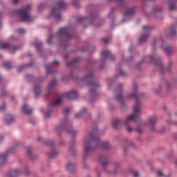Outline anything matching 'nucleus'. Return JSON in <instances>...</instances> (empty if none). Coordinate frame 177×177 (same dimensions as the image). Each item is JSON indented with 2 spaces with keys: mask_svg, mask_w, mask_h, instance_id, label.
Segmentation results:
<instances>
[{
  "mask_svg": "<svg viewBox=\"0 0 177 177\" xmlns=\"http://www.w3.org/2000/svg\"><path fill=\"white\" fill-rule=\"evenodd\" d=\"M20 174H21V171H20V169H14L9 171L8 176L9 177H17V176H19V175H20Z\"/></svg>",
  "mask_w": 177,
  "mask_h": 177,
  "instance_id": "17",
  "label": "nucleus"
},
{
  "mask_svg": "<svg viewBox=\"0 0 177 177\" xmlns=\"http://www.w3.org/2000/svg\"><path fill=\"white\" fill-rule=\"evenodd\" d=\"M133 93L129 95L128 97L129 99H135L136 103L133 105V113L129 115L127 119L124 121L115 119L113 121V127L115 129H120L122 125L128 127L131 122H136L139 121V115L142 114V107L140 106V102H139V98L138 97V84L136 83L133 84Z\"/></svg>",
  "mask_w": 177,
  "mask_h": 177,
  "instance_id": "1",
  "label": "nucleus"
},
{
  "mask_svg": "<svg viewBox=\"0 0 177 177\" xmlns=\"http://www.w3.org/2000/svg\"><path fill=\"white\" fill-rule=\"evenodd\" d=\"M64 111L65 114H68V113H70V109L66 108Z\"/></svg>",
  "mask_w": 177,
  "mask_h": 177,
  "instance_id": "45",
  "label": "nucleus"
},
{
  "mask_svg": "<svg viewBox=\"0 0 177 177\" xmlns=\"http://www.w3.org/2000/svg\"><path fill=\"white\" fill-rule=\"evenodd\" d=\"M85 19L86 18H84V17H80L77 19V23H81V21H84V20H85Z\"/></svg>",
  "mask_w": 177,
  "mask_h": 177,
  "instance_id": "44",
  "label": "nucleus"
},
{
  "mask_svg": "<svg viewBox=\"0 0 177 177\" xmlns=\"http://www.w3.org/2000/svg\"><path fill=\"white\" fill-rule=\"evenodd\" d=\"M17 32L18 34H24V32H26V30L23 28H19L17 30Z\"/></svg>",
  "mask_w": 177,
  "mask_h": 177,
  "instance_id": "37",
  "label": "nucleus"
},
{
  "mask_svg": "<svg viewBox=\"0 0 177 177\" xmlns=\"http://www.w3.org/2000/svg\"><path fill=\"white\" fill-rule=\"evenodd\" d=\"M41 8H42V5H39L38 6V12H39Z\"/></svg>",
  "mask_w": 177,
  "mask_h": 177,
  "instance_id": "56",
  "label": "nucleus"
},
{
  "mask_svg": "<svg viewBox=\"0 0 177 177\" xmlns=\"http://www.w3.org/2000/svg\"><path fill=\"white\" fill-rule=\"evenodd\" d=\"M4 67L9 70L10 68H12V64L9 62H4Z\"/></svg>",
  "mask_w": 177,
  "mask_h": 177,
  "instance_id": "31",
  "label": "nucleus"
},
{
  "mask_svg": "<svg viewBox=\"0 0 177 177\" xmlns=\"http://www.w3.org/2000/svg\"><path fill=\"white\" fill-rule=\"evenodd\" d=\"M152 52H154V48L152 49Z\"/></svg>",
  "mask_w": 177,
  "mask_h": 177,
  "instance_id": "61",
  "label": "nucleus"
},
{
  "mask_svg": "<svg viewBox=\"0 0 177 177\" xmlns=\"http://www.w3.org/2000/svg\"><path fill=\"white\" fill-rule=\"evenodd\" d=\"M6 123L7 124V125H9L10 124H12V122H13V121H15V117H13V115L8 114L6 115Z\"/></svg>",
  "mask_w": 177,
  "mask_h": 177,
  "instance_id": "20",
  "label": "nucleus"
},
{
  "mask_svg": "<svg viewBox=\"0 0 177 177\" xmlns=\"http://www.w3.org/2000/svg\"><path fill=\"white\" fill-rule=\"evenodd\" d=\"M175 35H176V30H175V28L170 30L169 37H175Z\"/></svg>",
  "mask_w": 177,
  "mask_h": 177,
  "instance_id": "32",
  "label": "nucleus"
},
{
  "mask_svg": "<svg viewBox=\"0 0 177 177\" xmlns=\"http://www.w3.org/2000/svg\"><path fill=\"white\" fill-rule=\"evenodd\" d=\"M161 48L167 55H169L172 53V48H171L169 45L167 44V43H162Z\"/></svg>",
  "mask_w": 177,
  "mask_h": 177,
  "instance_id": "16",
  "label": "nucleus"
},
{
  "mask_svg": "<svg viewBox=\"0 0 177 177\" xmlns=\"http://www.w3.org/2000/svg\"><path fill=\"white\" fill-rule=\"evenodd\" d=\"M44 117H45L46 118H48L50 117V111H48L47 113H44Z\"/></svg>",
  "mask_w": 177,
  "mask_h": 177,
  "instance_id": "41",
  "label": "nucleus"
},
{
  "mask_svg": "<svg viewBox=\"0 0 177 177\" xmlns=\"http://www.w3.org/2000/svg\"><path fill=\"white\" fill-rule=\"evenodd\" d=\"M74 6H77V3H73Z\"/></svg>",
  "mask_w": 177,
  "mask_h": 177,
  "instance_id": "59",
  "label": "nucleus"
},
{
  "mask_svg": "<svg viewBox=\"0 0 177 177\" xmlns=\"http://www.w3.org/2000/svg\"><path fill=\"white\" fill-rule=\"evenodd\" d=\"M80 62V59L79 58H76L73 61H72L71 62L66 63V65L68 66V67H73V66H77V64Z\"/></svg>",
  "mask_w": 177,
  "mask_h": 177,
  "instance_id": "25",
  "label": "nucleus"
},
{
  "mask_svg": "<svg viewBox=\"0 0 177 177\" xmlns=\"http://www.w3.org/2000/svg\"><path fill=\"white\" fill-rule=\"evenodd\" d=\"M157 175L158 176H162V171H157Z\"/></svg>",
  "mask_w": 177,
  "mask_h": 177,
  "instance_id": "47",
  "label": "nucleus"
},
{
  "mask_svg": "<svg viewBox=\"0 0 177 177\" xmlns=\"http://www.w3.org/2000/svg\"><path fill=\"white\" fill-rule=\"evenodd\" d=\"M1 96H5V93L4 92L1 93Z\"/></svg>",
  "mask_w": 177,
  "mask_h": 177,
  "instance_id": "58",
  "label": "nucleus"
},
{
  "mask_svg": "<svg viewBox=\"0 0 177 177\" xmlns=\"http://www.w3.org/2000/svg\"><path fill=\"white\" fill-rule=\"evenodd\" d=\"M23 68H24V66H19V68H18V71H23Z\"/></svg>",
  "mask_w": 177,
  "mask_h": 177,
  "instance_id": "50",
  "label": "nucleus"
},
{
  "mask_svg": "<svg viewBox=\"0 0 177 177\" xmlns=\"http://www.w3.org/2000/svg\"><path fill=\"white\" fill-rule=\"evenodd\" d=\"M132 174L134 177H139V173L138 171H133Z\"/></svg>",
  "mask_w": 177,
  "mask_h": 177,
  "instance_id": "43",
  "label": "nucleus"
},
{
  "mask_svg": "<svg viewBox=\"0 0 177 177\" xmlns=\"http://www.w3.org/2000/svg\"><path fill=\"white\" fill-rule=\"evenodd\" d=\"M83 81L84 82H88L87 86L90 88V93L96 96V91L100 85H99V83L95 80L93 72H92V71H88L84 77Z\"/></svg>",
  "mask_w": 177,
  "mask_h": 177,
  "instance_id": "3",
  "label": "nucleus"
},
{
  "mask_svg": "<svg viewBox=\"0 0 177 177\" xmlns=\"http://www.w3.org/2000/svg\"><path fill=\"white\" fill-rule=\"evenodd\" d=\"M176 0H169V10L172 11L175 10V2Z\"/></svg>",
  "mask_w": 177,
  "mask_h": 177,
  "instance_id": "24",
  "label": "nucleus"
},
{
  "mask_svg": "<svg viewBox=\"0 0 177 177\" xmlns=\"http://www.w3.org/2000/svg\"><path fill=\"white\" fill-rule=\"evenodd\" d=\"M120 75H122V76L125 75V73H124V71L120 70Z\"/></svg>",
  "mask_w": 177,
  "mask_h": 177,
  "instance_id": "52",
  "label": "nucleus"
},
{
  "mask_svg": "<svg viewBox=\"0 0 177 177\" xmlns=\"http://www.w3.org/2000/svg\"><path fill=\"white\" fill-rule=\"evenodd\" d=\"M115 98L118 102H122L124 100V97H122V85H119L118 89L115 91Z\"/></svg>",
  "mask_w": 177,
  "mask_h": 177,
  "instance_id": "10",
  "label": "nucleus"
},
{
  "mask_svg": "<svg viewBox=\"0 0 177 177\" xmlns=\"http://www.w3.org/2000/svg\"><path fill=\"white\" fill-rule=\"evenodd\" d=\"M67 132H68L71 135H74L75 133V130L71 129L69 130H66Z\"/></svg>",
  "mask_w": 177,
  "mask_h": 177,
  "instance_id": "38",
  "label": "nucleus"
},
{
  "mask_svg": "<svg viewBox=\"0 0 177 177\" xmlns=\"http://www.w3.org/2000/svg\"><path fill=\"white\" fill-rule=\"evenodd\" d=\"M27 154L30 158H32V153H31V149H27Z\"/></svg>",
  "mask_w": 177,
  "mask_h": 177,
  "instance_id": "36",
  "label": "nucleus"
},
{
  "mask_svg": "<svg viewBox=\"0 0 177 177\" xmlns=\"http://www.w3.org/2000/svg\"><path fill=\"white\" fill-rule=\"evenodd\" d=\"M23 174L24 175H28L30 174V170H28V168H25L23 171Z\"/></svg>",
  "mask_w": 177,
  "mask_h": 177,
  "instance_id": "39",
  "label": "nucleus"
},
{
  "mask_svg": "<svg viewBox=\"0 0 177 177\" xmlns=\"http://www.w3.org/2000/svg\"><path fill=\"white\" fill-rule=\"evenodd\" d=\"M67 122V118H65L62 121V125L60 127H57L56 129L57 131H59V129H64V126L66 125Z\"/></svg>",
  "mask_w": 177,
  "mask_h": 177,
  "instance_id": "29",
  "label": "nucleus"
},
{
  "mask_svg": "<svg viewBox=\"0 0 177 177\" xmlns=\"http://www.w3.org/2000/svg\"><path fill=\"white\" fill-rule=\"evenodd\" d=\"M136 131L138 132V133H142V129H140V127L137 128Z\"/></svg>",
  "mask_w": 177,
  "mask_h": 177,
  "instance_id": "48",
  "label": "nucleus"
},
{
  "mask_svg": "<svg viewBox=\"0 0 177 177\" xmlns=\"http://www.w3.org/2000/svg\"><path fill=\"white\" fill-rule=\"evenodd\" d=\"M83 142L84 143V157H88V156L91 154V151L96 150V149H99V147H102V149H104V150H107V149L110 147V144L109 142H100L99 138H97V131H93L87 136L84 137Z\"/></svg>",
  "mask_w": 177,
  "mask_h": 177,
  "instance_id": "2",
  "label": "nucleus"
},
{
  "mask_svg": "<svg viewBox=\"0 0 177 177\" xmlns=\"http://www.w3.org/2000/svg\"><path fill=\"white\" fill-rule=\"evenodd\" d=\"M151 46H152V48H154V46H156V41H153L151 43Z\"/></svg>",
  "mask_w": 177,
  "mask_h": 177,
  "instance_id": "53",
  "label": "nucleus"
},
{
  "mask_svg": "<svg viewBox=\"0 0 177 177\" xmlns=\"http://www.w3.org/2000/svg\"><path fill=\"white\" fill-rule=\"evenodd\" d=\"M11 39H13V37H11Z\"/></svg>",
  "mask_w": 177,
  "mask_h": 177,
  "instance_id": "62",
  "label": "nucleus"
},
{
  "mask_svg": "<svg viewBox=\"0 0 177 177\" xmlns=\"http://www.w3.org/2000/svg\"><path fill=\"white\" fill-rule=\"evenodd\" d=\"M88 19H89L90 23H93V20H95V19H96V17H95V16H93V15H91V16H90V17L88 18Z\"/></svg>",
  "mask_w": 177,
  "mask_h": 177,
  "instance_id": "40",
  "label": "nucleus"
},
{
  "mask_svg": "<svg viewBox=\"0 0 177 177\" xmlns=\"http://www.w3.org/2000/svg\"><path fill=\"white\" fill-rule=\"evenodd\" d=\"M6 105L3 104L2 106H0V110H5Z\"/></svg>",
  "mask_w": 177,
  "mask_h": 177,
  "instance_id": "49",
  "label": "nucleus"
},
{
  "mask_svg": "<svg viewBox=\"0 0 177 177\" xmlns=\"http://www.w3.org/2000/svg\"><path fill=\"white\" fill-rule=\"evenodd\" d=\"M132 131H135V128H132L131 127H127V131L128 132H132Z\"/></svg>",
  "mask_w": 177,
  "mask_h": 177,
  "instance_id": "42",
  "label": "nucleus"
},
{
  "mask_svg": "<svg viewBox=\"0 0 177 177\" xmlns=\"http://www.w3.org/2000/svg\"><path fill=\"white\" fill-rule=\"evenodd\" d=\"M58 154H59V153L57 151H55V149H52L51 151L49 153V158H55V157H56Z\"/></svg>",
  "mask_w": 177,
  "mask_h": 177,
  "instance_id": "27",
  "label": "nucleus"
},
{
  "mask_svg": "<svg viewBox=\"0 0 177 177\" xmlns=\"http://www.w3.org/2000/svg\"><path fill=\"white\" fill-rule=\"evenodd\" d=\"M22 111L25 114H31L32 113V109L31 108H29L27 104H24L22 106Z\"/></svg>",
  "mask_w": 177,
  "mask_h": 177,
  "instance_id": "22",
  "label": "nucleus"
},
{
  "mask_svg": "<svg viewBox=\"0 0 177 177\" xmlns=\"http://www.w3.org/2000/svg\"><path fill=\"white\" fill-rule=\"evenodd\" d=\"M142 28L145 34L141 35V37H140L139 39L140 44H143V42H145V41L149 37V32H150V30H151V27L150 26H143Z\"/></svg>",
  "mask_w": 177,
  "mask_h": 177,
  "instance_id": "9",
  "label": "nucleus"
},
{
  "mask_svg": "<svg viewBox=\"0 0 177 177\" xmlns=\"http://www.w3.org/2000/svg\"><path fill=\"white\" fill-rule=\"evenodd\" d=\"M104 44H107V42H109V39H107L106 37H104L103 39H102Z\"/></svg>",
  "mask_w": 177,
  "mask_h": 177,
  "instance_id": "46",
  "label": "nucleus"
},
{
  "mask_svg": "<svg viewBox=\"0 0 177 177\" xmlns=\"http://www.w3.org/2000/svg\"><path fill=\"white\" fill-rule=\"evenodd\" d=\"M19 2V0H13V3H15V5L17 4Z\"/></svg>",
  "mask_w": 177,
  "mask_h": 177,
  "instance_id": "55",
  "label": "nucleus"
},
{
  "mask_svg": "<svg viewBox=\"0 0 177 177\" xmlns=\"http://www.w3.org/2000/svg\"><path fill=\"white\" fill-rule=\"evenodd\" d=\"M100 162H101L103 167H107L109 165V160L106 156H100L99 158Z\"/></svg>",
  "mask_w": 177,
  "mask_h": 177,
  "instance_id": "18",
  "label": "nucleus"
},
{
  "mask_svg": "<svg viewBox=\"0 0 177 177\" xmlns=\"http://www.w3.org/2000/svg\"><path fill=\"white\" fill-rule=\"evenodd\" d=\"M57 35L59 38H62V37H64V38H66V39H71V38H73V34L71 33L68 28H60L57 33Z\"/></svg>",
  "mask_w": 177,
  "mask_h": 177,
  "instance_id": "8",
  "label": "nucleus"
},
{
  "mask_svg": "<svg viewBox=\"0 0 177 177\" xmlns=\"http://www.w3.org/2000/svg\"><path fill=\"white\" fill-rule=\"evenodd\" d=\"M67 4L64 1L62 0L57 3V8H53L51 10L50 15L51 16L55 17L57 20H60L62 19V15H60V10L65 9Z\"/></svg>",
  "mask_w": 177,
  "mask_h": 177,
  "instance_id": "6",
  "label": "nucleus"
},
{
  "mask_svg": "<svg viewBox=\"0 0 177 177\" xmlns=\"http://www.w3.org/2000/svg\"><path fill=\"white\" fill-rule=\"evenodd\" d=\"M2 139H3V136H0V141L2 140Z\"/></svg>",
  "mask_w": 177,
  "mask_h": 177,
  "instance_id": "60",
  "label": "nucleus"
},
{
  "mask_svg": "<svg viewBox=\"0 0 177 177\" xmlns=\"http://www.w3.org/2000/svg\"><path fill=\"white\" fill-rule=\"evenodd\" d=\"M70 151H71V153H72V156H74V151L72 149H70Z\"/></svg>",
  "mask_w": 177,
  "mask_h": 177,
  "instance_id": "57",
  "label": "nucleus"
},
{
  "mask_svg": "<svg viewBox=\"0 0 177 177\" xmlns=\"http://www.w3.org/2000/svg\"><path fill=\"white\" fill-rule=\"evenodd\" d=\"M48 145H49V146H50V147H53V142H49Z\"/></svg>",
  "mask_w": 177,
  "mask_h": 177,
  "instance_id": "54",
  "label": "nucleus"
},
{
  "mask_svg": "<svg viewBox=\"0 0 177 177\" xmlns=\"http://www.w3.org/2000/svg\"><path fill=\"white\" fill-rule=\"evenodd\" d=\"M41 93V86L39 85L35 86V96H38Z\"/></svg>",
  "mask_w": 177,
  "mask_h": 177,
  "instance_id": "28",
  "label": "nucleus"
},
{
  "mask_svg": "<svg viewBox=\"0 0 177 177\" xmlns=\"http://www.w3.org/2000/svg\"><path fill=\"white\" fill-rule=\"evenodd\" d=\"M66 169L71 172H73V171L75 169V164L73 162H68L66 165Z\"/></svg>",
  "mask_w": 177,
  "mask_h": 177,
  "instance_id": "23",
  "label": "nucleus"
},
{
  "mask_svg": "<svg viewBox=\"0 0 177 177\" xmlns=\"http://www.w3.org/2000/svg\"><path fill=\"white\" fill-rule=\"evenodd\" d=\"M53 96L55 97V100L49 104L50 109L62 105L63 102V95L59 94L57 92H54Z\"/></svg>",
  "mask_w": 177,
  "mask_h": 177,
  "instance_id": "7",
  "label": "nucleus"
},
{
  "mask_svg": "<svg viewBox=\"0 0 177 177\" xmlns=\"http://www.w3.org/2000/svg\"><path fill=\"white\" fill-rule=\"evenodd\" d=\"M34 47L37 49V50L39 52L41 50V48H42V43L41 41H39L38 40L35 41L33 44Z\"/></svg>",
  "mask_w": 177,
  "mask_h": 177,
  "instance_id": "26",
  "label": "nucleus"
},
{
  "mask_svg": "<svg viewBox=\"0 0 177 177\" xmlns=\"http://www.w3.org/2000/svg\"><path fill=\"white\" fill-rule=\"evenodd\" d=\"M85 111H86V109L82 108L80 113L75 114V118H80L81 117L82 113H85Z\"/></svg>",
  "mask_w": 177,
  "mask_h": 177,
  "instance_id": "30",
  "label": "nucleus"
},
{
  "mask_svg": "<svg viewBox=\"0 0 177 177\" xmlns=\"http://www.w3.org/2000/svg\"><path fill=\"white\" fill-rule=\"evenodd\" d=\"M46 69L48 74H50V73L52 72V65H47L46 66Z\"/></svg>",
  "mask_w": 177,
  "mask_h": 177,
  "instance_id": "34",
  "label": "nucleus"
},
{
  "mask_svg": "<svg viewBox=\"0 0 177 177\" xmlns=\"http://www.w3.org/2000/svg\"><path fill=\"white\" fill-rule=\"evenodd\" d=\"M59 64V62L57 61H55L53 64L52 66L57 65Z\"/></svg>",
  "mask_w": 177,
  "mask_h": 177,
  "instance_id": "51",
  "label": "nucleus"
},
{
  "mask_svg": "<svg viewBox=\"0 0 177 177\" xmlns=\"http://www.w3.org/2000/svg\"><path fill=\"white\" fill-rule=\"evenodd\" d=\"M142 62H145L146 63L151 62V63H153L155 66H158L159 67L160 73L161 74H164V71H167L169 72L170 66H169L167 69H165L164 66H162V63H161V59H157L156 57H153V55L144 57Z\"/></svg>",
  "mask_w": 177,
  "mask_h": 177,
  "instance_id": "4",
  "label": "nucleus"
},
{
  "mask_svg": "<svg viewBox=\"0 0 177 177\" xmlns=\"http://www.w3.org/2000/svg\"><path fill=\"white\" fill-rule=\"evenodd\" d=\"M64 96L66 97V99L75 100L77 97H78V93L75 91H72L71 92L66 93Z\"/></svg>",
  "mask_w": 177,
  "mask_h": 177,
  "instance_id": "15",
  "label": "nucleus"
},
{
  "mask_svg": "<svg viewBox=\"0 0 177 177\" xmlns=\"http://www.w3.org/2000/svg\"><path fill=\"white\" fill-rule=\"evenodd\" d=\"M116 2L120 5L121 7L125 6V1L124 0H116Z\"/></svg>",
  "mask_w": 177,
  "mask_h": 177,
  "instance_id": "33",
  "label": "nucleus"
},
{
  "mask_svg": "<svg viewBox=\"0 0 177 177\" xmlns=\"http://www.w3.org/2000/svg\"><path fill=\"white\" fill-rule=\"evenodd\" d=\"M55 86H56V80L53 79L50 82L48 86V91H49L48 95H50V91H52Z\"/></svg>",
  "mask_w": 177,
  "mask_h": 177,
  "instance_id": "21",
  "label": "nucleus"
},
{
  "mask_svg": "<svg viewBox=\"0 0 177 177\" xmlns=\"http://www.w3.org/2000/svg\"><path fill=\"white\" fill-rule=\"evenodd\" d=\"M1 49H8L10 50V53H15L17 50V47H13L12 46H10V44L8 43H3L1 45Z\"/></svg>",
  "mask_w": 177,
  "mask_h": 177,
  "instance_id": "11",
  "label": "nucleus"
},
{
  "mask_svg": "<svg viewBox=\"0 0 177 177\" xmlns=\"http://www.w3.org/2000/svg\"><path fill=\"white\" fill-rule=\"evenodd\" d=\"M53 38V35H50L48 36V39H47V44H48L49 45H50V44H52V39Z\"/></svg>",
  "mask_w": 177,
  "mask_h": 177,
  "instance_id": "35",
  "label": "nucleus"
},
{
  "mask_svg": "<svg viewBox=\"0 0 177 177\" xmlns=\"http://www.w3.org/2000/svg\"><path fill=\"white\" fill-rule=\"evenodd\" d=\"M136 9L135 8H131L128 9L124 14V17H129V16H132L135 15Z\"/></svg>",
  "mask_w": 177,
  "mask_h": 177,
  "instance_id": "19",
  "label": "nucleus"
},
{
  "mask_svg": "<svg viewBox=\"0 0 177 177\" xmlns=\"http://www.w3.org/2000/svg\"><path fill=\"white\" fill-rule=\"evenodd\" d=\"M156 122H157V118L156 116H153L149 119L148 127H149L151 131H156Z\"/></svg>",
  "mask_w": 177,
  "mask_h": 177,
  "instance_id": "14",
  "label": "nucleus"
},
{
  "mask_svg": "<svg viewBox=\"0 0 177 177\" xmlns=\"http://www.w3.org/2000/svg\"><path fill=\"white\" fill-rule=\"evenodd\" d=\"M101 57L102 59H109V60H113L115 59L114 55L111 54V52L110 50H106V51H102L101 53Z\"/></svg>",
  "mask_w": 177,
  "mask_h": 177,
  "instance_id": "13",
  "label": "nucleus"
},
{
  "mask_svg": "<svg viewBox=\"0 0 177 177\" xmlns=\"http://www.w3.org/2000/svg\"><path fill=\"white\" fill-rule=\"evenodd\" d=\"M10 153H12V150L8 149L6 153L0 155V165L5 164V162L8 161V157L9 156V154H10Z\"/></svg>",
  "mask_w": 177,
  "mask_h": 177,
  "instance_id": "12",
  "label": "nucleus"
},
{
  "mask_svg": "<svg viewBox=\"0 0 177 177\" xmlns=\"http://www.w3.org/2000/svg\"><path fill=\"white\" fill-rule=\"evenodd\" d=\"M31 6H27L26 8L17 10L16 13L20 17L21 21H32V17L30 16Z\"/></svg>",
  "mask_w": 177,
  "mask_h": 177,
  "instance_id": "5",
  "label": "nucleus"
}]
</instances>
